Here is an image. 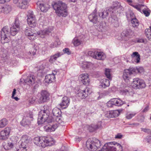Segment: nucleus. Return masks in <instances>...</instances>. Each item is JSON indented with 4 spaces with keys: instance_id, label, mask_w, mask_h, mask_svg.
<instances>
[{
    "instance_id": "nucleus-1",
    "label": "nucleus",
    "mask_w": 151,
    "mask_h": 151,
    "mask_svg": "<svg viewBox=\"0 0 151 151\" xmlns=\"http://www.w3.org/2000/svg\"><path fill=\"white\" fill-rule=\"evenodd\" d=\"M122 6L118 2H115L113 4V6L106 9L103 11L99 13V17L102 18H106L110 14L111 16V22L115 27L119 26V22L118 19L116 15V14L120 13Z\"/></svg>"
},
{
    "instance_id": "nucleus-2",
    "label": "nucleus",
    "mask_w": 151,
    "mask_h": 151,
    "mask_svg": "<svg viewBox=\"0 0 151 151\" xmlns=\"http://www.w3.org/2000/svg\"><path fill=\"white\" fill-rule=\"evenodd\" d=\"M33 142L37 146L44 148L54 145L55 142L53 139L51 137H35Z\"/></svg>"
},
{
    "instance_id": "nucleus-3",
    "label": "nucleus",
    "mask_w": 151,
    "mask_h": 151,
    "mask_svg": "<svg viewBox=\"0 0 151 151\" xmlns=\"http://www.w3.org/2000/svg\"><path fill=\"white\" fill-rule=\"evenodd\" d=\"M52 7L58 16L66 17L68 14L67 5L62 1H59L52 5Z\"/></svg>"
},
{
    "instance_id": "nucleus-4",
    "label": "nucleus",
    "mask_w": 151,
    "mask_h": 151,
    "mask_svg": "<svg viewBox=\"0 0 151 151\" xmlns=\"http://www.w3.org/2000/svg\"><path fill=\"white\" fill-rule=\"evenodd\" d=\"M43 108L44 109L41 110L39 113L37 121L39 125L44 123L49 115V107L47 106H44Z\"/></svg>"
},
{
    "instance_id": "nucleus-5",
    "label": "nucleus",
    "mask_w": 151,
    "mask_h": 151,
    "mask_svg": "<svg viewBox=\"0 0 151 151\" xmlns=\"http://www.w3.org/2000/svg\"><path fill=\"white\" fill-rule=\"evenodd\" d=\"M101 145V142L97 139L93 140L88 139L86 142V146L90 150L94 151L99 148Z\"/></svg>"
},
{
    "instance_id": "nucleus-6",
    "label": "nucleus",
    "mask_w": 151,
    "mask_h": 151,
    "mask_svg": "<svg viewBox=\"0 0 151 151\" xmlns=\"http://www.w3.org/2000/svg\"><path fill=\"white\" fill-rule=\"evenodd\" d=\"M122 145L118 143L109 142L104 145V149L107 148L108 151H122Z\"/></svg>"
},
{
    "instance_id": "nucleus-7",
    "label": "nucleus",
    "mask_w": 151,
    "mask_h": 151,
    "mask_svg": "<svg viewBox=\"0 0 151 151\" xmlns=\"http://www.w3.org/2000/svg\"><path fill=\"white\" fill-rule=\"evenodd\" d=\"M9 32L8 27H3L1 31V42L3 44L8 42L9 40Z\"/></svg>"
},
{
    "instance_id": "nucleus-8",
    "label": "nucleus",
    "mask_w": 151,
    "mask_h": 151,
    "mask_svg": "<svg viewBox=\"0 0 151 151\" xmlns=\"http://www.w3.org/2000/svg\"><path fill=\"white\" fill-rule=\"evenodd\" d=\"M29 0H13V3L16 6L19 8L22 9H27L29 5Z\"/></svg>"
},
{
    "instance_id": "nucleus-9",
    "label": "nucleus",
    "mask_w": 151,
    "mask_h": 151,
    "mask_svg": "<svg viewBox=\"0 0 151 151\" xmlns=\"http://www.w3.org/2000/svg\"><path fill=\"white\" fill-rule=\"evenodd\" d=\"M20 22L18 19H16L15 22L12 24L10 28L11 35L14 36L19 32L20 30Z\"/></svg>"
},
{
    "instance_id": "nucleus-10",
    "label": "nucleus",
    "mask_w": 151,
    "mask_h": 151,
    "mask_svg": "<svg viewBox=\"0 0 151 151\" xmlns=\"http://www.w3.org/2000/svg\"><path fill=\"white\" fill-rule=\"evenodd\" d=\"M33 119V114L32 113H29L26 116H24L21 122V124L22 126L28 127L31 124V122Z\"/></svg>"
},
{
    "instance_id": "nucleus-11",
    "label": "nucleus",
    "mask_w": 151,
    "mask_h": 151,
    "mask_svg": "<svg viewBox=\"0 0 151 151\" xmlns=\"http://www.w3.org/2000/svg\"><path fill=\"white\" fill-rule=\"evenodd\" d=\"M136 70L133 68H130L129 69L125 70L123 75L124 80L126 82H128L130 78V75L136 72Z\"/></svg>"
},
{
    "instance_id": "nucleus-12",
    "label": "nucleus",
    "mask_w": 151,
    "mask_h": 151,
    "mask_svg": "<svg viewBox=\"0 0 151 151\" xmlns=\"http://www.w3.org/2000/svg\"><path fill=\"white\" fill-rule=\"evenodd\" d=\"M11 128L7 127L0 132V140H3L7 139L9 136Z\"/></svg>"
},
{
    "instance_id": "nucleus-13",
    "label": "nucleus",
    "mask_w": 151,
    "mask_h": 151,
    "mask_svg": "<svg viewBox=\"0 0 151 151\" xmlns=\"http://www.w3.org/2000/svg\"><path fill=\"white\" fill-rule=\"evenodd\" d=\"M27 17V22L29 26L33 28L35 27L37 24L36 20L34 14L32 13H29Z\"/></svg>"
},
{
    "instance_id": "nucleus-14",
    "label": "nucleus",
    "mask_w": 151,
    "mask_h": 151,
    "mask_svg": "<svg viewBox=\"0 0 151 151\" xmlns=\"http://www.w3.org/2000/svg\"><path fill=\"white\" fill-rule=\"evenodd\" d=\"M37 7L42 12H46L50 8L49 4L43 1H39L37 2Z\"/></svg>"
},
{
    "instance_id": "nucleus-15",
    "label": "nucleus",
    "mask_w": 151,
    "mask_h": 151,
    "mask_svg": "<svg viewBox=\"0 0 151 151\" xmlns=\"http://www.w3.org/2000/svg\"><path fill=\"white\" fill-rule=\"evenodd\" d=\"M25 33L26 35L28 36V38L31 40H33L36 38V34L34 33L32 29L28 27L26 28Z\"/></svg>"
},
{
    "instance_id": "nucleus-16",
    "label": "nucleus",
    "mask_w": 151,
    "mask_h": 151,
    "mask_svg": "<svg viewBox=\"0 0 151 151\" xmlns=\"http://www.w3.org/2000/svg\"><path fill=\"white\" fill-rule=\"evenodd\" d=\"M41 97L39 99V102L42 103L46 102L49 99V94L46 91H42L41 92Z\"/></svg>"
},
{
    "instance_id": "nucleus-17",
    "label": "nucleus",
    "mask_w": 151,
    "mask_h": 151,
    "mask_svg": "<svg viewBox=\"0 0 151 151\" xmlns=\"http://www.w3.org/2000/svg\"><path fill=\"white\" fill-rule=\"evenodd\" d=\"M52 30L51 27L46 28L43 30H41L37 32V36H39L42 38L44 37L45 36L48 35Z\"/></svg>"
},
{
    "instance_id": "nucleus-18",
    "label": "nucleus",
    "mask_w": 151,
    "mask_h": 151,
    "mask_svg": "<svg viewBox=\"0 0 151 151\" xmlns=\"http://www.w3.org/2000/svg\"><path fill=\"white\" fill-rule=\"evenodd\" d=\"M88 18L90 21L93 23L96 24L99 22L97 16V10L96 9L89 15Z\"/></svg>"
},
{
    "instance_id": "nucleus-19",
    "label": "nucleus",
    "mask_w": 151,
    "mask_h": 151,
    "mask_svg": "<svg viewBox=\"0 0 151 151\" xmlns=\"http://www.w3.org/2000/svg\"><path fill=\"white\" fill-rule=\"evenodd\" d=\"M88 89V88H87L85 90H79L78 91V92L77 94V96L80 97L81 99H85L87 96L88 93H90Z\"/></svg>"
},
{
    "instance_id": "nucleus-20",
    "label": "nucleus",
    "mask_w": 151,
    "mask_h": 151,
    "mask_svg": "<svg viewBox=\"0 0 151 151\" xmlns=\"http://www.w3.org/2000/svg\"><path fill=\"white\" fill-rule=\"evenodd\" d=\"M52 114L55 118V120L57 122L60 123V117L61 116V112L60 109L59 108L55 107L53 109L52 111Z\"/></svg>"
},
{
    "instance_id": "nucleus-21",
    "label": "nucleus",
    "mask_w": 151,
    "mask_h": 151,
    "mask_svg": "<svg viewBox=\"0 0 151 151\" xmlns=\"http://www.w3.org/2000/svg\"><path fill=\"white\" fill-rule=\"evenodd\" d=\"M119 114V110H117L108 111L106 114V115L107 117L113 118L118 116Z\"/></svg>"
},
{
    "instance_id": "nucleus-22",
    "label": "nucleus",
    "mask_w": 151,
    "mask_h": 151,
    "mask_svg": "<svg viewBox=\"0 0 151 151\" xmlns=\"http://www.w3.org/2000/svg\"><path fill=\"white\" fill-rule=\"evenodd\" d=\"M70 99L67 96H64L62 98V102L60 104V106L62 109H65L69 104Z\"/></svg>"
},
{
    "instance_id": "nucleus-23",
    "label": "nucleus",
    "mask_w": 151,
    "mask_h": 151,
    "mask_svg": "<svg viewBox=\"0 0 151 151\" xmlns=\"http://www.w3.org/2000/svg\"><path fill=\"white\" fill-rule=\"evenodd\" d=\"M58 127V124H55L52 125L48 124L45 126H44V128L45 131L47 132H51L55 131Z\"/></svg>"
},
{
    "instance_id": "nucleus-24",
    "label": "nucleus",
    "mask_w": 151,
    "mask_h": 151,
    "mask_svg": "<svg viewBox=\"0 0 151 151\" xmlns=\"http://www.w3.org/2000/svg\"><path fill=\"white\" fill-rule=\"evenodd\" d=\"M79 78H81V80L83 84L88 85L89 84L90 81L87 74H82L79 76Z\"/></svg>"
},
{
    "instance_id": "nucleus-25",
    "label": "nucleus",
    "mask_w": 151,
    "mask_h": 151,
    "mask_svg": "<svg viewBox=\"0 0 151 151\" xmlns=\"http://www.w3.org/2000/svg\"><path fill=\"white\" fill-rule=\"evenodd\" d=\"M133 32L130 29L124 30L122 34V37H125L126 40L128 39L133 34Z\"/></svg>"
},
{
    "instance_id": "nucleus-26",
    "label": "nucleus",
    "mask_w": 151,
    "mask_h": 151,
    "mask_svg": "<svg viewBox=\"0 0 151 151\" xmlns=\"http://www.w3.org/2000/svg\"><path fill=\"white\" fill-rule=\"evenodd\" d=\"M133 62L138 63L139 62L140 60V56L137 52H134L131 55Z\"/></svg>"
},
{
    "instance_id": "nucleus-27",
    "label": "nucleus",
    "mask_w": 151,
    "mask_h": 151,
    "mask_svg": "<svg viewBox=\"0 0 151 151\" xmlns=\"http://www.w3.org/2000/svg\"><path fill=\"white\" fill-rule=\"evenodd\" d=\"M94 58L99 60H103L106 58L105 54L103 52L96 51Z\"/></svg>"
},
{
    "instance_id": "nucleus-28",
    "label": "nucleus",
    "mask_w": 151,
    "mask_h": 151,
    "mask_svg": "<svg viewBox=\"0 0 151 151\" xmlns=\"http://www.w3.org/2000/svg\"><path fill=\"white\" fill-rule=\"evenodd\" d=\"M55 78L54 73L49 74L45 76V81L46 83H51L55 81Z\"/></svg>"
},
{
    "instance_id": "nucleus-29",
    "label": "nucleus",
    "mask_w": 151,
    "mask_h": 151,
    "mask_svg": "<svg viewBox=\"0 0 151 151\" xmlns=\"http://www.w3.org/2000/svg\"><path fill=\"white\" fill-rule=\"evenodd\" d=\"M35 81V76L33 75H31L27 76L24 82L28 84L32 85L34 83Z\"/></svg>"
},
{
    "instance_id": "nucleus-30",
    "label": "nucleus",
    "mask_w": 151,
    "mask_h": 151,
    "mask_svg": "<svg viewBox=\"0 0 151 151\" xmlns=\"http://www.w3.org/2000/svg\"><path fill=\"white\" fill-rule=\"evenodd\" d=\"M130 16L132 26L134 27L138 26L139 25V22L136 18H134V14L133 13H131Z\"/></svg>"
},
{
    "instance_id": "nucleus-31",
    "label": "nucleus",
    "mask_w": 151,
    "mask_h": 151,
    "mask_svg": "<svg viewBox=\"0 0 151 151\" xmlns=\"http://www.w3.org/2000/svg\"><path fill=\"white\" fill-rule=\"evenodd\" d=\"M81 66L84 69L86 68L91 69L93 68L94 65L91 62L84 61L82 62Z\"/></svg>"
},
{
    "instance_id": "nucleus-32",
    "label": "nucleus",
    "mask_w": 151,
    "mask_h": 151,
    "mask_svg": "<svg viewBox=\"0 0 151 151\" xmlns=\"http://www.w3.org/2000/svg\"><path fill=\"white\" fill-rule=\"evenodd\" d=\"M63 54V53L58 52L55 55L50 56L49 60V62L51 63H54L57 59V58L60 57Z\"/></svg>"
},
{
    "instance_id": "nucleus-33",
    "label": "nucleus",
    "mask_w": 151,
    "mask_h": 151,
    "mask_svg": "<svg viewBox=\"0 0 151 151\" xmlns=\"http://www.w3.org/2000/svg\"><path fill=\"white\" fill-rule=\"evenodd\" d=\"M101 122L100 121L98 122L96 125H91L89 126L88 128L89 130L91 132H93L97 129L101 128Z\"/></svg>"
},
{
    "instance_id": "nucleus-34",
    "label": "nucleus",
    "mask_w": 151,
    "mask_h": 151,
    "mask_svg": "<svg viewBox=\"0 0 151 151\" xmlns=\"http://www.w3.org/2000/svg\"><path fill=\"white\" fill-rule=\"evenodd\" d=\"M114 105L118 106H120L124 104L125 102L121 100L120 99H112Z\"/></svg>"
},
{
    "instance_id": "nucleus-35",
    "label": "nucleus",
    "mask_w": 151,
    "mask_h": 151,
    "mask_svg": "<svg viewBox=\"0 0 151 151\" xmlns=\"http://www.w3.org/2000/svg\"><path fill=\"white\" fill-rule=\"evenodd\" d=\"M110 85V81L108 79H103L101 81L100 86L103 88L109 86Z\"/></svg>"
},
{
    "instance_id": "nucleus-36",
    "label": "nucleus",
    "mask_w": 151,
    "mask_h": 151,
    "mask_svg": "<svg viewBox=\"0 0 151 151\" xmlns=\"http://www.w3.org/2000/svg\"><path fill=\"white\" fill-rule=\"evenodd\" d=\"M141 79L138 78H136L133 79L132 85L133 88H137L138 85L139 84V82L140 81Z\"/></svg>"
},
{
    "instance_id": "nucleus-37",
    "label": "nucleus",
    "mask_w": 151,
    "mask_h": 151,
    "mask_svg": "<svg viewBox=\"0 0 151 151\" xmlns=\"http://www.w3.org/2000/svg\"><path fill=\"white\" fill-rule=\"evenodd\" d=\"M8 123V121L5 118H3L0 120V128H2L6 125Z\"/></svg>"
},
{
    "instance_id": "nucleus-38",
    "label": "nucleus",
    "mask_w": 151,
    "mask_h": 151,
    "mask_svg": "<svg viewBox=\"0 0 151 151\" xmlns=\"http://www.w3.org/2000/svg\"><path fill=\"white\" fill-rule=\"evenodd\" d=\"M40 50L39 47L36 45L34 46V47L33 48L31 51H29L28 52L29 55H32V54L33 55H35L36 53L38 51V50Z\"/></svg>"
},
{
    "instance_id": "nucleus-39",
    "label": "nucleus",
    "mask_w": 151,
    "mask_h": 151,
    "mask_svg": "<svg viewBox=\"0 0 151 151\" xmlns=\"http://www.w3.org/2000/svg\"><path fill=\"white\" fill-rule=\"evenodd\" d=\"M4 13L7 14L9 13L12 10V8L10 6L6 5L4 6Z\"/></svg>"
},
{
    "instance_id": "nucleus-40",
    "label": "nucleus",
    "mask_w": 151,
    "mask_h": 151,
    "mask_svg": "<svg viewBox=\"0 0 151 151\" xmlns=\"http://www.w3.org/2000/svg\"><path fill=\"white\" fill-rule=\"evenodd\" d=\"M82 41L78 39L77 37H75L73 40V43L75 46H77L81 44Z\"/></svg>"
},
{
    "instance_id": "nucleus-41",
    "label": "nucleus",
    "mask_w": 151,
    "mask_h": 151,
    "mask_svg": "<svg viewBox=\"0 0 151 151\" xmlns=\"http://www.w3.org/2000/svg\"><path fill=\"white\" fill-rule=\"evenodd\" d=\"M145 34L148 39L151 40V26L150 29H146L145 30Z\"/></svg>"
},
{
    "instance_id": "nucleus-42",
    "label": "nucleus",
    "mask_w": 151,
    "mask_h": 151,
    "mask_svg": "<svg viewBox=\"0 0 151 151\" xmlns=\"http://www.w3.org/2000/svg\"><path fill=\"white\" fill-rule=\"evenodd\" d=\"M146 85L144 81L142 79H141L139 84L138 85L137 88H145Z\"/></svg>"
},
{
    "instance_id": "nucleus-43",
    "label": "nucleus",
    "mask_w": 151,
    "mask_h": 151,
    "mask_svg": "<svg viewBox=\"0 0 151 151\" xmlns=\"http://www.w3.org/2000/svg\"><path fill=\"white\" fill-rule=\"evenodd\" d=\"M136 114V113L134 112L131 113L128 112L126 114V117L127 119H130L135 115Z\"/></svg>"
},
{
    "instance_id": "nucleus-44",
    "label": "nucleus",
    "mask_w": 151,
    "mask_h": 151,
    "mask_svg": "<svg viewBox=\"0 0 151 151\" xmlns=\"http://www.w3.org/2000/svg\"><path fill=\"white\" fill-rule=\"evenodd\" d=\"M48 64L47 62L46 61L43 62L42 65L40 66L39 70H42L45 68L48 67Z\"/></svg>"
},
{
    "instance_id": "nucleus-45",
    "label": "nucleus",
    "mask_w": 151,
    "mask_h": 151,
    "mask_svg": "<svg viewBox=\"0 0 151 151\" xmlns=\"http://www.w3.org/2000/svg\"><path fill=\"white\" fill-rule=\"evenodd\" d=\"M29 137L27 135H24L22 137L21 140L22 142H25L28 143L29 142Z\"/></svg>"
},
{
    "instance_id": "nucleus-46",
    "label": "nucleus",
    "mask_w": 151,
    "mask_h": 151,
    "mask_svg": "<svg viewBox=\"0 0 151 151\" xmlns=\"http://www.w3.org/2000/svg\"><path fill=\"white\" fill-rule=\"evenodd\" d=\"M143 6V5L140 4L136 5H134L132 7H133L135 9H137L139 11L142 13L141 8Z\"/></svg>"
},
{
    "instance_id": "nucleus-47",
    "label": "nucleus",
    "mask_w": 151,
    "mask_h": 151,
    "mask_svg": "<svg viewBox=\"0 0 151 151\" xmlns=\"http://www.w3.org/2000/svg\"><path fill=\"white\" fill-rule=\"evenodd\" d=\"M105 73L107 78L110 79L111 78L110 74V70L109 69H106L105 71Z\"/></svg>"
},
{
    "instance_id": "nucleus-48",
    "label": "nucleus",
    "mask_w": 151,
    "mask_h": 151,
    "mask_svg": "<svg viewBox=\"0 0 151 151\" xmlns=\"http://www.w3.org/2000/svg\"><path fill=\"white\" fill-rule=\"evenodd\" d=\"M107 106L108 107H112L114 105L112 99L107 102L106 104Z\"/></svg>"
},
{
    "instance_id": "nucleus-49",
    "label": "nucleus",
    "mask_w": 151,
    "mask_h": 151,
    "mask_svg": "<svg viewBox=\"0 0 151 151\" xmlns=\"http://www.w3.org/2000/svg\"><path fill=\"white\" fill-rule=\"evenodd\" d=\"M53 121V119L51 116H48V117L47 118L45 121L44 122H47L48 123H49L52 122Z\"/></svg>"
},
{
    "instance_id": "nucleus-50",
    "label": "nucleus",
    "mask_w": 151,
    "mask_h": 151,
    "mask_svg": "<svg viewBox=\"0 0 151 151\" xmlns=\"http://www.w3.org/2000/svg\"><path fill=\"white\" fill-rule=\"evenodd\" d=\"M88 55L91 56L93 58H94V56H95L96 54V51L94 52H93L91 51H89L88 52Z\"/></svg>"
},
{
    "instance_id": "nucleus-51",
    "label": "nucleus",
    "mask_w": 151,
    "mask_h": 151,
    "mask_svg": "<svg viewBox=\"0 0 151 151\" xmlns=\"http://www.w3.org/2000/svg\"><path fill=\"white\" fill-rule=\"evenodd\" d=\"M145 141L148 143H151V135L150 136H147L145 138Z\"/></svg>"
},
{
    "instance_id": "nucleus-52",
    "label": "nucleus",
    "mask_w": 151,
    "mask_h": 151,
    "mask_svg": "<svg viewBox=\"0 0 151 151\" xmlns=\"http://www.w3.org/2000/svg\"><path fill=\"white\" fill-rule=\"evenodd\" d=\"M63 51L64 53H66L68 55H70L71 53V51H70L69 49L67 48L64 49Z\"/></svg>"
},
{
    "instance_id": "nucleus-53",
    "label": "nucleus",
    "mask_w": 151,
    "mask_h": 151,
    "mask_svg": "<svg viewBox=\"0 0 151 151\" xmlns=\"http://www.w3.org/2000/svg\"><path fill=\"white\" fill-rule=\"evenodd\" d=\"M141 129L142 131L148 133H150L151 132V130L149 129L141 128Z\"/></svg>"
},
{
    "instance_id": "nucleus-54",
    "label": "nucleus",
    "mask_w": 151,
    "mask_h": 151,
    "mask_svg": "<svg viewBox=\"0 0 151 151\" xmlns=\"http://www.w3.org/2000/svg\"><path fill=\"white\" fill-rule=\"evenodd\" d=\"M142 12L146 17H148L150 15V13L146 10L143 9L142 10Z\"/></svg>"
},
{
    "instance_id": "nucleus-55",
    "label": "nucleus",
    "mask_w": 151,
    "mask_h": 151,
    "mask_svg": "<svg viewBox=\"0 0 151 151\" xmlns=\"http://www.w3.org/2000/svg\"><path fill=\"white\" fill-rule=\"evenodd\" d=\"M7 149H9L12 148L13 144L12 143L9 142L7 143Z\"/></svg>"
},
{
    "instance_id": "nucleus-56",
    "label": "nucleus",
    "mask_w": 151,
    "mask_h": 151,
    "mask_svg": "<svg viewBox=\"0 0 151 151\" xmlns=\"http://www.w3.org/2000/svg\"><path fill=\"white\" fill-rule=\"evenodd\" d=\"M27 145V143L26 142H22L21 141V144L20 146L21 147H24L26 148V146Z\"/></svg>"
},
{
    "instance_id": "nucleus-57",
    "label": "nucleus",
    "mask_w": 151,
    "mask_h": 151,
    "mask_svg": "<svg viewBox=\"0 0 151 151\" xmlns=\"http://www.w3.org/2000/svg\"><path fill=\"white\" fill-rule=\"evenodd\" d=\"M136 41V42L138 43H143L144 42V40L142 38L137 39Z\"/></svg>"
},
{
    "instance_id": "nucleus-58",
    "label": "nucleus",
    "mask_w": 151,
    "mask_h": 151,
    "mask_svg": "<svg viewBox=\"0 0 151 151\" xmlns=\"http://www.w3.org/2000/svg\"><path fill=\"white\" fill-rule=\"evenodd\" d=\"M126 1L129 5L132 6L134 5L132 0H126Z\"/></svg>"
},
{
    "instance_id": "nucleus-59",
    "label": "nucleus",
    "mask_w": 151,
    "mask_h": 151,
    "mask_svg": "<svg viewBox=\"0 0 151 151\" xmlns=\"http://www.w3.org/2000/svg\"><path fill=\"white\" fill-rule=\"evenodd\" d=\"M26 148L20 147L17 150V151H26Z\"/></svg>"
},
{
    "instance_id": "nucleus-60",
    "label": "nucleus",
    "mask_w": 151,
    "mask_h": 151,
    "mask_svg": "<svg viewBox=\"0 0 151 151\" xmlns=\"http://www.w3.org/2000/svg\"><path fill=\"white\" fill-rule=\"evenodd\" d=\"M121 91L124 95H126L127 93L128 92V91L126 89H123Z\"/></svg>"
},
{
    "instance_id": "nucleus-61",
    "label": "nucleus",
    "mask_w": 151,
    "mask_h": 151,
    "mask_svg": "<svg viewBox=\"0 0 151 151\" xmlns=\"http://www.w3.org/2000/svg\"><path fill=\"white\" fill-rule=\"evenodd\" d=\"M149 107L148 106H147L142 111V112H146L149 110Z\"/></svg>"
},
{
    "instance_id": "nucleus-62",
    "label": "nucleus",
    "mask_w": 151,
    "mask_h": 151,
    "mask_svg": "<svg viewBox=\"0 0 151 151\" xmlns=\"http://www.w3.org/2000/svg\"><path fill=\"white\" fill-rule=\"evenodd\" d=\"M122 137V135L120 134H118L115 136V138H116L120 139Z\"/></svg>"
},
{
    "instance_id": "nucleus-63",
    "label": "nucleus",
    "mask_w": 151,
    "mask_h": 151,
    "mask_svg": "<svg viewBox=\"0 0 151 151\" xmlns=\"http://www.w3.org/2000/svg\"><path fill=\"white\" fill-rule=\"evenodd\" d=\"M56 46V45L55 44H54L53 43H51L50 45V47L51 48H54Z\"/></svg>"
},
{
    "instance_id": "nucleus-64",
    "label": "nucleus",
    "mask_w": 151,
    "mask_h": 151,
    "mask_svg": "<svg viewBox=\"0 0 151 151\" xmlns=\"http://www.w3.org/2000/svg\"><path fill=\"white\" fill-rule=\"evenodd\" d=\"M4 6L0 5V13H4Z\"/></svg>"
}]
</instances>
